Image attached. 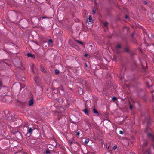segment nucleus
Here are the masks:
<instances>
[{"instance_id": "1", "label": "nucleus", "mask_w": 154, "mask_h": 154, "mask_svg": "<svg viewBox=\"0 0 154 154\" xmlns=\"http://www.w3.org/2000/svg\"><path fill=\"white\" fill-rule=\"evenodd\" d=\"M17 104L23 108H25L27 105V103L25 101H18Z\"/></svg>"}, {"instance_id": "2", "label": "nucleus", "mask_w": 154, "mask_h": 154, "mask_svg": "<svg viewBox=\"0 0 154 154\" xmlns=\"http://www.w3.org/2000/svg\"><path fill=\"white\" fill-rule=\"evenodd\" d=\"M35 128L34 126H32V127H28V131L27 132V134H29L30 135L32 133V131L35 129Z\"/></svg>"}, {"instance_id": "3", "label": "nucleus", "mask_w": 154, "mask_h": 154, "mask_svg": "<svg viewBox=\"0 0 154 154\" xmlns=\"http://www.w3.org/2000/svg\"><path fill=\"white\" fill-rule=\"evenodd\" d=\"M148 137L151 139L152 141L154 142V135L152 134L151 133H147Z\"/></svg>"}, {"instance_id": "4", "label": "nucleus", "mask_w": 154, "mask_h": 154, "mask_svg": "<svg viewBox=\"0 0 154 154\" xmlns=\"http://www.w3.org/2000/svg\"><path fill=\"white\" fill-rule=\"evenodd\" d=\"M140 61L141 63L143 68L145 70L146 69V66L147 65V63L145 61L143 60L142 62H141L140 60Z\"/></svg>"}, {"instance_id": "5", "label": "nucleus", "mask_w": 154, "mask_h": 154, "mask_svg": "<svg viewBox=\"0 0 154 154\" xmlns=\"http://www.w3.org/2000/svg\"><path fill=\"white\" fill-rule=\"evenodd\" d=\"M82 111L86 114V115H89V113L90 112L89 110L86 107H85Z\"/></svg>"}, {"instance_id": "6", "label": "nucleus", "mask_w": 154, "mask_h": 154, "mask_svg": "<svg viewBox=\"0 0 154 154\" xmlns=\"http://www.w3.org/2000/svg\"><path fill=\"white\" fill-rule=\"evenodd\" d=\"M92 18L91 15H89V18L87 20V22L89 24H91L93 22Z\"/></svg>"}, {"instance_id": "7", "label": "nucleus", "mask_w": 154, "mask_h": 154, "mask_svg": "<svg viewBox=\"0 0 154 154\" xmlns=\"http://www.w3.org/2000/svg\"><path fill=\"white\" fill-rule=\"evenodd\" d=\"M34 103L33 98V97L31 98L30 100H29V105L30 106H32Z\"/></svg>"}, {"instance_id": "8", "label": "nucleus", "mask_w": 154, "mask_h": 154, "mask_svg": "<svg viewBox=\"0 0 154 154\" xmlns=\"http://www.w3.org/2000/svg\"><path fill=\"white\" fill-rule=\"evenodd\" d=\"M27 55L28 57H31L33 58H35V55L34 54H32L31 53H28Z\"/></svg>"}, {"instance_id": "9", "label": "nucleus", "mask_w": 154, "mask_h": 154, "mask_svg": "<svg viewBox=\"0 0 154 154\" xmlns=\"http://www.w3.org/2000/svg\"><path fill=\"white\" fill-rule=\"evenodd\" d=\"M30 67L31 69V70L32 71V72H34V67H35V66L32 63L30 65Z\"/></svg>"}, {"instance_id": "10", "label": "nucleus", "mask_w": 154, "mask_h": 154, "mask_svg": "<svg viewBox=\"0 0 154 154\" xmlns=\"http://www.w3.org/2000/svg\"><path fill=\"white\" fill-rule=\"evenodd\" d=\"M93 112L95 114H98L99 112L95 108H94L93 109Z\"/></svg>"}, {"instance_id": "11", "label": "nucleus", "mask_w": 154, "mask_h": 154, "mask_svg": "<svg viewBox=\"0 0 154 154\" xmlns=\"http://www.w3.org/2000/svg\"><path fill=\"white\" fill-rule=\"evenodd\" d=\"M146 153L147 154H151L150 149V148L147 149L146 150Z\"/></svg>"}, {"instance_id": "12", "label": "nucleus", "mask_w": 154, "mask_h": 154, "mask_svg": "<svg viewBox=\"0 0 154 154\" xmlns=\"http://www.w3.org/2000/svg\"><path fill=\"white\" fill-rule=\"evenodd\" d=\"M116 51L117 53L118 54H120L121 52V51L120 49L118 48H116Z\"/></svg>"}, {"instance_id": "13", "label": "nucleus", "mask_w": 154, "mask_h": 154, "mask_svg": "<svg viewBox=\"0 0 154 154\" xmlns=\"http://www.w3.org/2000/svg\"><path fill=\"white\" fill-rule=\"evenodd\" d=\"M147 143L146 142H144L143 145V146H142L143 147H142V148L143 149L144 148L143 147L146 146H147Z\"/></svg>"}, {"instance_id": "14", "label": "nucleus", "mask_w": 154, "mask_h": 154, "mask_svg": "<svg viewBox=\"0 0 154 154\" xmlns=\"http://www.w3.org/2000/svg\"><path fill=\"white\" fill-rule=\"evenodd\" d=\"M129 106L130 107V109L131 111H132L133 109V106L131 104V103L130 102L129 103Z\"/></svg>"}, {"instance_id": "15", "label": "nucleus", "mask_w": 154, "mask_h": 154, "mask_svg": "<svg viewBox=\"0 0 154 154\" xmlns=\"http://www.w3.org/2000/svg\"><path fill=\"white\" fill-rule=\"evenodd\" d=\"M41 70L42 72H46V71L45 70V68L41 67Z\"/></svg>"}, {"instance_id": "16", "label": "nucleus", "mask_w": 154, "mask_h": 154, "mask_svg": "<svg viewBox=\"0 0 154 154\" xmlns=\"http://www.w3.org/2000/svg\"><path fill=\"white\" fill-rule=\"evenodd\" d=\"M69 144L71 146V144H72L73 143H75V142H73V141L71 140H69Z\"/></svg>"}, {"instance_id": "17", "label": "nucleus", "mask_w": 154, "mask_h": 154, "mask_svg": "<svg viewBox=\"0 0 154 154\" xmlns=\"http://www.w3.org/2000/svg\"><path fill=\"white\" fill-rule=\"evenodd\" d=\"M89 140L88 139H86L85 140L84 143L85 144H87L89 142Z\"/></svg>"}, {"instance_id": "18", "label": "nucleus", "mask_w": 154, "mask_h": 154, "mask_svg": "<svg viewBox=\"0 0 154 154\" xmlns=\"http://www.w3.org/2000/svg\"><path fill=\"white\" fill-rule=\"evenodd\" d=\"M53 43V41L51 39H49L48 40V44H49V45H51V44L52 43Z\"/></svg>"}, {"instance_id": "19", "label": "nucleus", "mask_w": 154, "mask_h": 154, "mask_svg": "<svg viewBox=\"0 0 154 154\" xmlns=\"http://www.w3.org/2000/svg\"><path fill=\"white\" fill-rule=\"evenodd\" d=\"M108 23L107 22H105L104 24V25L106 29H107V25Z\"/></svg>"}, {"instance_id": "20", "label": "nucleus", "mask_w": 154, "mask_h": 154, "mask_svg": "<svg viewBox=\"0 0 154 154\" xmlns=\"http://www.w3.org/2000/svg\"><path fill=\"white\" fill-rule=\"evenodd\" d=\"M96 8L95 7L93 8V14H95L96 13Z\"/></svg>"}, {"instance_id": "21", "label": "nucleus", "mask_w": 154, "mask_h": 154, "mask_svg": "<svg viewBox=\"0 0 154 154\" xmlns=\"http://www.w3.org/2000/svg\"><path fill=\"white\" fill-rule=\"evenodd\" d=\"M146 122H147V124L148 125H149L150 124V118H148V119L147 120Z\"/></svg>"}, {"instance_id": "22", "label": "nucleus", "mask_w": 154, "mask_h": 154, "mask_svg": "<svg viewBox=\"0 0 154 154\" xmlns=\"http://www.w3.org/2000/svg\"><path fill=\"white\" fill-rule=\"evenodd\" d=\"M38 76L34 78V80L35 81V82H37V80H38Z\"/></svg>"}, {"instance_id": "23", "label": "nucleus", "mask_w": 154, "mask_h": 154, "mask_svg": "<svg viewBox=\"0 0 154 154\" xmlns=\"http://www.w3.org/2000/svg\"><path fill=\"white\" fill-rule=\"evenodd\" d=\"M153 47L154 48V45L153 44H152L151 45H148L147 46L148 48H151Z\"/></svg>"}, {"instance_id": "24", "label": "nucleus", "mask_w": 154, "mask_h": 154, "mask_svg": "<svg viewBox=\"0 0 154 154\" xmlns=\"http://www.w3.org/2000/svg\"><path fill=\"white\" fill-rule=\"evenodd\" d=\"M59 71L57 69H56L55 70V73L56 74H58L59 73Z\"/></svg>"}, {"instance_id": "25", "label": "nucleus", "mask_w": 154, "mask_h": 154, "mask_svg": "<svg viewBox=\"0 0 154 154\" xmlns=\"http://www.w3.org/2000/svg\"><path fill=\"white\" fill-rule=\"evenodd\" d=\"M121 47L120 45L118 44L117 45L116 48L119 49V48H121Z\"/></svg>"}, {"instance_id": "26", "label": "nucleus", "mask_w": 154, "mask_h": 154, "mask_svg": "<svg viewBox=\"0 0 154 154\" xmlns=\"http://www.w3.org/2000/svg\"><path fill=\"white\" fill-rule=\"evenodd\" d=\"M112 100L113 101H115L117 100V98L116 97H114L112 98Z\"/></svg>"}, {"instance_id": "27", "label": "nucleus", "mask_w": 154, "mask_h": 154, "mask_svg": "<svg viewBox=\"0 0 154 154\" xmlns=\"http://www.w3.org/2000/svg\"><path fill=\"white\" fill-rule=\"evenodd\" d=\"M76 41L78 43H79L82 45H83V42H82L81 41H79L78 40H77Z\"/></svg>"}, {"instance_id": "28", "label": "nucleus", "mask_w": 154, "mask_h": 154, "mask_svg": "<svg viewBox=\"0 0 154 154\" xmlns=\"http://www.w3.org/2000/svg\"><path fill=\"white\" fill-rule=\"evenodd\" d=\"M80 133L78 131V130L77 131V132L76 133V136H79V135H80Z\"/></svg>"}, {"instance_id": "29", "label": "nucleus", "mask_w": 154, "mask_h": 154, "mask_svg": "<svg viewBox=\"0 0 154 154\" xmlns=\"http://www.w3.org/2000/svg\"><path fill=\"white\" fill-rule=\"evenodd\" d=\"M125 51H126L127 52H129V50L128 48H125Z\"/></svg>"}, {"instance_id": "30", "label": "nucleus", "mask_w": 154, "mask_h": 154, "mask_svg": "<svg viewBox=\"0 0 154 154\" xmlns=\"http://www.w3.org/2000/svg\"><path fill=\"white\" fill-rule=\"evenodd\" d=\"M50 152V151L49 150H47L46 151V153L47 154L49 153Z\"/></svg>"}, {"instance_id": "31", "label": "nucleus", "mask_w": 154, "mask_h": 154, "mask_svg": "<svg viewBox=\"0 0 154 154\" xmlns=\"http://www.w3.org/2000/svg\"><path fill=\"white\" fill-rule=\"evenodd\" d=\"M117 146L116 145H115L113 147V149H114V150H115L117 148Z\"/></svg>"}, {"instance_id": "32", "label": "nucleus", "mask_w": 154, "mask_h": 154, "mask_svg": "<svg viewBox=\"0 0 154 154\" xmlns=\"http://www.w3.org/2000/svg\"><path fill=\"white\" fill-rule=\"evenodd\" d=\"M149 130H150V128H146V129L145 131H148Z\"/></svg>"}, {"instance_id": "33", "label": "nucleus", "mask_w": 154, "mask_h": 154, "mask_svg": "<svg viewBox=\"0 0 154 154\" xmlns=\"http://www.w3.org/2000/svg\"><path fill=\"white\" fill-rule=\"evenodd\" d=\"M119 133L120 134H123V132L122 131H119Z\"/></svg>"}, {"instance_id": "34", "label": "nucleus", "mask_w": 154, "mask_h": 154, "mask_svg": "<svg viewBox=\"0 0 154 154\" xmlns=\"http://www.w3.org/2000/svg\"><path fill=\"white\" fill-rule=\"evenodd\" d=\"M80 90L82 92L81 93H80V94H83V92H82L83 90V89L82 88H80Z\"/></svg>"}, {"instance_id": "35", "label": "nucleus", "mask_w": 154, "mask_h": 154, "mask_svg": "<svg viewBox=\"0 0 154 154\" xmlns=\"http://www.w3.org/2000/svg\"><path fill=\"white\" fill-rule=\"evenodd\" d=\"M48 18V17L46 16H43L42 17V19H44L45 18Z\"/></svg>"}, {"instance_id": "36", "label": "nucleus", "mask_w": 154, "mask_h": 154, "mask_svg": "<svg viewBox=\"0 0 154 154\" xmlns=\"http://www.w3.org/2000/svg\"><path fill=\"white\" fill-rule=\"evenodd\" d=\"M143 4L145 5H147V2L146 1H145L143 2Z\"/></svg>"}, {"instance_id": "37", "label": "nucleus", "mask_w": 154, "mask_h": 154, "mask_svg": "<svg viewBox=\"0 0 154 154\" xmlns=\"http://www.w3.org/2000/svg\"><path fill=\"white\" fill-rule=\"evenodd\" d=\"M152 18H153V20L154 21V14H153L152 15Z\"/></svg>"}, {"instance_id": "38", "label": "nucleus", "mask_w": 154, "mask_h": 154, "mask_svg": "<svg viewBox=\"0 0 154 154\" xmlns=\"http://www.w3.org/2000/svg\"><path fill=\"white\" fill-rule=\"evenodd\" d=\"M134 33H133L131 35V36L132 37H133L134 36Z\"/></svg>"}, {"instance_id": "39", "label": "nucleus", "mask_w": 154, "mask_h": 154, "mask_svg": "<svg viewBox=\"0 0 154 154\" xmlns=\"http://www.w3.org/2000/svg\"><path fill=\"white\" fill-rule=\"evenodd\" d=\"M125 18L126 19H127L128 18V15H126L125 16Z\"/></svg>"}, {"instance_id": "40", "label": "nucleus", "mask_w": 154, "mask_h": 154, "mask_svg": "<svg viewBox=\"0 0 154 154\" xmlns=\"http://www.w3.org/2000/svg\"><path fill=\"white\" fill-rule=\"evenodd\" d=\"M61 91H63V89H61V90H60L59 91L60 93L61 94V92H62Z\"/></svg>"}, {"instance_id": "41", "label": "nucleus", "mask_w": 154, "mask_h": 154, "mask_svg": "<svg viewBox=\"0 0 154 154\" xmlns=\"http://www.w3.org/2000/svg\"><path fill=\"white\" fill-rule=\"evenodd\" d=\"M114 59L116 61H117V59L115 56H114Z\"/></svg>"}, {"instance_id": "42", "label": "nucleus", "mask_w": 154, "mask_h": 154, "mask_svg": "<svg viewBox=\"0 0 154 154\" xmlns=\"http://www.w3.org/2000/svg\"><path fill=\"white\" fill-rule=\"evenodd\" d=\"M2 85V82L0 80V87Z\"/></svg>"}, {"instance_id": "43", "label": "nucleus", "mask_w": 154, "mask_h": 154, "mask_svg": "<svg viewBox=\"0 0 154 154\" xmlns=\"http://www.w3.org/2000/svg\"><path fill=\"white\" fill-rule=\"evenodd\" d=\"M88 55V54H85L84 56L85 57H86Z\"/></svg>"}, {"instance_id": "44", "label": "nucleus", "mask_w": 154, "mask_h": 154, "mask_svg": "<svg viewBox=\"0 0 154 154\" xmlns=\"http://www.w3.org/2000/svg\"><path fill=\"white\" fill-rule=\"evenodd\" d=\"M152 98L154 99V95H153V94L152 95Z\"/></svg>"}, {"instance_id": "45", "label": "nucleus", "mask_w": 154, "mask_h": 154, "mask_svg": "<svg viewBox=\"0 0 154 154\" xmlns=\"http://www.w3.org/2000/svg\"><path fill=\"white\" fill-rule=\"evenodd\" d=\"M153 92H154V91H151V93L152 94Z\"/></svg>"}, {"instance_id": "46", "label": "nucleus", "mask_w": 154, "mask_h": 154, "mask_svg": "<svg viewBox=\"0 0 154 154\" xmlns=\"http://www.w3.org/2000/svg\"><path fill=\"white\" fill-rule=\"evenodd\" d=\"M85 65L86 66H87V64L86 63H85Z\"/></svg>"}, {"instance_id": "47", "label": "nucleus", "mask_w": 154, "mask_h": 154, "mask_svg": "<svg viewBox=\"0 0 154 154\" xmlns=\"http://www.w3.org/2000/svg\"><path fill=\"white\" fill-rule=\"evenodd\" d=\"M90 46V47H92V46L91 45Z\"/></svg>"}]
</instances>
